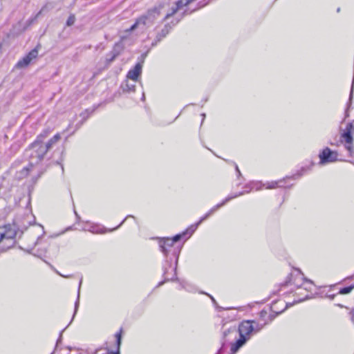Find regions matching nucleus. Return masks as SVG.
Listing matches in <instances>:
<instances>
[{"instance_id":"nucleus-31","label":"nucleus","mask_w":354,"mask_h":354,"mask_svg":"<svg viewBox=\"0 0 354 354\" xmlns=\"http://www.w3.org/2000/svg\"><path fill=\"white\" fill-rule=\"evenodd\" d=\"M309 298H310V296L308 295V294H306L304 297L299 298V299H298L297 301H295V303L301 302V301H304L306 299H308Z\"/></svg>"},{"instance_id":"nucleus-1","label":"nucleus","mask_w":354,"mask_h":354,"mask_svg":"<svg viewBox=\"0 0 354 354\" xmlns=\"http://www.w3.org/2000/svg\"><path fill=\"white\" fill-rule=\"evenodd\" d=\"M50 133V131L49 129L44 130L29 146L28 149L26 150V153L29 157V161L34 162L35 165L41 162L47 153L61 139L60 135L57 133L48 141L45 142V140L48 137Z\"/></svg>"},{"instance_id":"nucleus-9","label":"nucleus","mask_w":354,"mask_h":354,"mask_svg":"<svg viewBox=\"0 0 354 354\" xmlns=\"http://www.w3.org/2000/svg\"><path fill=\"white\" fill-rule=\"evenodd\" d=\"M182 17H183L180 18L174 19L171 21V23L166 24L160 32L157 33L155 42H153L152 45H156L158 42L160 41L163 38H165L169 34L173 27H174L180 21Z\"/></svg>"},{"instance_id":"nucleus-10","label":"nucleus","mask_w":354,"mask_h":354,"mask_svg":"<svg viewBox=\"0 0 354 354\" xmlns=\"http://www.w3.org/2000/svg\"><path fill=\"white\" fill-rule=\"evenodd\" d=\"M38 55V51L36 48L30 50L26 56L21 59L19 60L15 65L17 68H23L28 66L31 61L35 59Z\"/></svg>"},{"instance_id":"nucleus-3","label":"nucleus","mask_w":354,"mask_h":354,"mask_svg":"<svg viewBox=\"0 0 354 354\" xmlns=\"http://www.w3.org/2000/svg\"><path fill=\"white\" fill-rule=\"evenodd\" d=\"M239 333V338L231 344L230 351L232 354L236 353L254 334L252 328V320H243L239 326L238 330L235 327L230 328L223 332V337L226 338L227 335L236 337Z\"/></svg>"},{"instance_id":"nucleus-21","label":"nucleus","mask_w":354,"mask_h":354,"mask_svg":"<svg viewBox=\"0 0 354 354\" xmlns=\"http://www.w3.org/2000/svg\"><path fill=\"white\" fill-rule=\"evenodd\" d=\"M353 288H354V284L340 289V290L339 291V293L341 295L348 294L352 291V290Z\"/></svg>"},{"instance_id":"nucleus-15","label":"nucleus","mask_w":354,"mask_h":354,"mask_svg":"<svg viewBox=\"0 0 354 354\" xmlns=\"http://www.w3.org/2000/svg\"><path fill=\"white\" fill-rule=\"evenodd\" d=\"M341 138L344 139V140L345 141L346 143L353 142V138L351 135V133L349 132L348 131H344V133H342L341 134Z\"/></svg>"},{"instance_id":"nucleus-38","label":"nucleus","mask_w":354,"mask_h":354,"mask_svg":"<svg viewBox=\"0 0 354 354\" xmlns=\"http://www.w3.org/2000/svg\"><path fill=\"white\" fill-rule=\"evenodd\" d=\"M39 239H40V236H38V237H37V241H36L35 242V243H34V245H35V246L37 244L38 241H39Z\"/></svg>"},{"instance_id":"nucleus-46","label":"nucleus","mask_w":354,"mask_h":354,"mask_svg":"<svg viewBox=\"0 0 354 354\" xmlns=\"http://www.w3.org/2000/svg\"><path fill=\"white\" fill-rule=\"evenodd\" d=\"M67 348H68V350H71V348L70 346H68V347H67Z\"/></svg>"},{"instance_id":"nucleus-20","label":"nucleus","mask_w":354,"mask_h":354,"mask_svg":"<svg viewBox=\"0 0 354 354\" xmlns=\"http://www.w3.org/2000/svg\"><path fill=\"white\" fill-rule=\"evenodd\" d=\"M306 170V169L304 167H303L297 173L295 174L294 175H292L290 177H286V178H292L294 180L297 179V178H300L301 176H303V174L305 173Z\"/></svg>"},{"instance_id":"nucleus-16","label":"nucleus","mask_w":354,"mask_h":354,"mask_svg":"<svg viewBox=\"0 0 354 354\" xmlns=\"http://www.w3.org/2000/svg\"><path fill=\"white\" fill-rule=\"evenodd\" d=\"M82 283V278L80 279V283H79L77 298V300H76L75 304V310H74V313H73V316L72 319L74 318L75 315L76 314V313L77 311V309H78V307H79V304H80V290ZM71 320H73V319H71ZM71 322L72 321H71Z\"/></svg>"},{"instance_id":"nucleus-32","label":"nucleus","mask_w":354,"mask_h":354,"mask_svg":"<svg viewBox=\"0 0 354 354\" xmlns=\"http://www.w3.org/2000/svg\"><path fill=\"white\" fill-rule=\"evenodd\" d=\"M116 56H117V55H116V54H115V53H114V54H113V55H111V57L107 58V61H108L109 62H113V61L115 59V58L116 57Z\"/></svg>"},{"instance_id":"nucleus-8","label":"nucleus","mask_w":354,"mask_h":354,"mask_svg":"<svg viewBox=\"0 0 354 354\" xmlns=\"http://www.w3.org/2000/svg\"><path fill=\"white\" fill-rule=\"evenodd\" d=\"M304 281L308 282L310 285L313 284V282L310 280H308L304 278V274L301 273L300 271H297L296 274H290V277H288V280L286 281L285 285L288 286V284H293L298 289L302 290L303 288L301 287L304 285Z\"/></svg>"},{"instance_id":"nucleus-43","label":"nucleus","mask_w":354,"mask_h":354,"mask_svg":"<svg viewBox=\"0 0 354 354\" xmlns=\"http://www.w3.org/2000/svg\"><path fill=\"white\" fill-rule=\"evenodd\" d=\"M183 288L187 289V287L185 285H182Z\"/></svg>"},{"instance_id":"nucleus-29","label":"nucleus","mask_w":354,"mask_h":354,"mask_svg":"<svg viewBox=\"0 0 354 354\" xmlns=\"http://www.w3.org/2000/svg\"><path fill=\"white\" fill-rule=\"evenodd\" d=\"M352 130H354V126L352 122H349L347 124L344 131H349L351 133Z\"/></svg>"},{"instance_id":"nucleus-5","label":"nucleus","mask_w":354,"mask_h":354,"mask_svg":"<svg viewBox=\"0 0 354 354\" xmlns=\"http://www.w3.org/2000/svg\"><path fill=\"white\" fill-rule=\"evenodd\" d=\"M245 188L246 189L245 191L239 192L238 194H230V195L227 196L221 203L216 205L212 208H211L203 217L201 218V219L198 221V223H196V224L193 225V226L190 228L191 229V232H193V231H196V230L197 229L198 226L203 221H205L207 218H209L212 214H213L220 207H221L223 205H225L227 202H229L230 201H231V200H232V199H234V198H236L238 196H242V195H243L245 193H249L253 189L252 183L246 185L245 186Z\"/></svg>"},{"instance_id":"nucleus-4","label":"nucleus","mask_w":354,"mask_h":354,"mask_svg":"<svg viewBox=\"0 0 354 354\" xmlns=\"http://www.w3.org/2000/svg\"><path fill=\"white\" fill-rule=\"evenodd\" d=\"M164 7L165 3H159L149 9L145 15H143L136 21L129 28V30H133L138 28L144 29L151 26L154 21L158 17Z\"/></svg>"},{"instance_id":"nucleus-14","label":"nucleus","mask_w":354,"mask_h":354,"mask_svg":"<svg viewBox=\"0 0 354 354\" xmlns=\"http://www.w3.org/2000/svg\"><path fill=\"white\" fill-rule=\"evenodd\" d=\"M35 163L31 162L30 161L28 166L24 167L20 171H19V178H24L27 176L30 171H31L34 167H35Z\"/></svg>"},{"instance_id":"nucleus-27","label":"nucleus","mask_w":354,"mask_h":354,"mask_svg":"<svg viewBox=\"0 0 354 354\" xmlns=\"http://www.w3.org/2000/svg\"><path fill=\"white\" fill-rule=\"evenodd\" d=\"M64 330H64H62L60 332V333H59V338H58V339H57V343H56V346H55V350H54V351H53L51 354H53V353H54V352H55V351H57L59 344H60V343H61V342H62V333H63Z\"/></svg>"},{"instance_id":"nucleus-13","label":"nucleus","mask_w":354,"mask_h":354,"mask_svg":"<svg viewBox=\"0 0 354 354\" xmlns=\"http://www.w3.org/2000/svg\"><path fill=\"white\" fill-rule=\"evenodd\" d=\"M286 179V178H283L276 181L268 182L266 184H264L263 185L266 186V189H275L277 187H285L284 181Z\"/></svg>"},{"instance_id":"nucleus-34","label":"nucleus","mask_w":354,"mask_h":354,"mask_svg":"<svg viewBox=\"0 0 354 354\" xmlns=\"http://www.w3.org/2000/svg\"><path fill=\"white\" fill-rule=\"evenodd\" d=\"M201 294H205V295H208V296L211 298V299H212V302H213L214 304H216L215 299H214L212 296H211L210 295H209V294H207V293H205V292H201Z\"/></svg>"},{"instance_id":"nucleus-11","label":"nucleus","mask_w":354,"mask_h":354,"mask_svg":"<svg viewBox=\"0 0 354 354\" xmlns=\"http://www.w3.org/2000/svg\"><path fill=\"white\" fill-rule=\"evenodd\" d=\"M195 1L196 0H178V1H177L175 3V6H172L170 9V11L166 14L163 20L166 21V20L169 19L171 17L174 15L183 7L187 6Z\"/></svg>"},{"instance_id":"nucleus-22","label":"nucleus","mask_w":354,"mask_h":354,"mask_svg":"<svg viewBox=\"0 0 354 354\" xmlns=\"http://www.w3.org/2000/svg\"><path fill=\"white\" fill-rule=\"evenodd\" d=\"M204 1H205L204 3H202V2L198 3V7L197 8H195V9L192 10V11H190L189 12V14L193 12L194 11L196 10L197 9H199L201 8L204 7L205 5L209 3V0H204ZM187 14H188L187 11L185 10V12H183V15H187Z\"/></svg>"},{"instance_id":"nucleus-25","label":"nucleus","mask_w":354,"mask_h":354,"mask_svg":"<svg viewBox=\"0 0 354 354\" xmlns=\"http://www.w3.org/2000/svg\"><path fill=\"white\" fill-rule=\"evenodd\" d=\"M75 21V17L74 15L71 14L68 17V19L66 21V26H71L74 24Z\"/></svg>"},{"instance_id":"nucleus-12","label":"nucleus","mask_w":354,"mask_h":354,"mask_svg":"<svg viewBox=\"0 0 354 354\" xmlns=\"http://www.w3.org/2000/svg\"><path fill=\"white\" fill-rule=\"evenodd\" d=\"M142 64H136L134 68L128 72L127 78L136 82L142 73Z\"/></svg>"},{"instance_id":"nucleus-24","label":"nucleus","mask_w":354,"mask_h":354,"mask_svg":"<svg viewBox=\"0 0 354 354\" xmlns=\"http://www.w3.org/2000/svg\"><path fill=\"white\" fill-rule=\"evenodd\" d=\"M136 85L134 84H129L128 82L126 83L125 86L123 87V90L125 91H135Z\"/></svg>"},{"instance_id":"nucleus-19","label":"nucleus","mask_w":354,"mask_h":354,"mask_svg":"<svg viewBox=\"0 0 354 354\" xmlns=\"http://www.w3.org/2000/svg\"><path fill=\"white\" fill-rule=\"evenodd\" d=\"M44 7L42 8L40 11L34 17H32V18H30L28 19L26 24V26H29L30 25H32L36 20L38 18V17L41 14V12L44 11Z\"/></svg>"},{"instance_id":"nucleus-33","label":"nucleus","mask_w":354,"mask_h":354,"mask_svg":"<svg viewBox=\"0 0 354 354\" xmlns=\"http://www.w3.org/2000/svg\"><path fill=\"white\" fill-rule=\"evenodd\" d=\"M224 346H225V343L223 344L222 346L218 351L216 354H222L223 353V351H224Z\"/></svg>"},{"instance_id":"nucleus-28","label":"nucleus","mask_w":354,"mask_h":354,"mask_svg":"<svg viewBox=\"0 0 354 354\" xmlns=\"http://www.w3.org/2000/svg\"><path fill=\"white\" fill-rule=\"evenodd\" d=\"M164 276H165V281L173 280V277H169V270L166 268H165V270H164Z\"/></svg>"},{"instance_id":"nucleus-40","label":"nucleus","mask_w":354,"mask_h":354,"mask_svg":"<svg viewBox=\"0 0 354 354\" xmlns=\"http://www.w3.org/2000/svg\"><path fill=\"white\" fill-rule=\"evenodd\" d=\"M201 116L203 117V120H202V122H203L205 118V113H202Z\"/></svg>"},{"instance_id":"nucleus-30","label":"nucleus","mask_w":354,"mask_h":354,"mask_svg":"<svg viewBox=\"0 0 354 354\" xmlns=\"http://www.w3.org/2000/svg\"><path fill=\"white\" fill-rule=\"evenodd\" d=\"M129 217H131V218H134V216H132V215H128V216H127V217H126V218H124V220H123V221L120 223V225H119L118 226H117L116 227H115V228H113V229L110 230L109 231H110V232H111V231H113V230H114L118 229L119 227H120V226H121V225L124 223V221H126Z\"/></svg>"},{"instance_id":"nucleus-18","label":"nucleus","mask_w":354,"mask_h":354,"mask_svg":"<svg viewBox=\"0 0 354 354\" xmlns=\"http://www.w3.org/2000/svg\"><path fill=\"white\" fill-rule=\"evenodd\" d=\"M252 322V328H254V333L256 334L261 331L265 326V324H260L254 320Z\"/></svg>"},{"instance_id":"nucleus-35","label":"nucleus","mask_w":354,"mask_h":354,"mask_svg":"<svg viewBox=\"0 0 354 354\" xmlns=\"http://www.w3.org/2000/svg\"><path fill=\"white\" fill-rule=\"evenodd\" d=\"M235 169H236V171L237 172V175L238 176H240L241 175V173L238 167V166L236 165H235Z\"/></svg>"},{"instance_id":"nucleus-39","label":"nucleus","mask_w":354,"mask_h":354,"mask_svg":"<svg viewBox=\"0 0 354 354\" xmlns=\"http://www.w3.org/2000/svg\"><path fill=\"white\" fill-rule=\"evenodd\" d=\"M164 283H165V281H160V282H159V283L158 284V286H162Z\"/></svg>"},{"instance_id":"nucleus-41","label":"nucleus","mask_w":354,"mask_h":354,"mask_svg":"<svg viewBox=\"0 0 354 354\" xmlns=\"http://www.w3.org/2000/svg\"><path fill=\"white\" fill-rule=\"evenodd\" d=\"M58 274H59V275H61V276H62V277H65V278H68V277H69V276H64V275H62V274H59V273H58Z\"/></svg>"},{"instance_id":"nucleus-44","label":"nucleus","mask_w":354,"mask_h":354,"mask_svg":"<svg viewBox=\"0 0 354 354\" xmlns=\"http://www.w3.org/2000/svg\"><path fill=\"white\" fill-rule=\"evenodd\" d=\"M339 11H340V8H337V12H339Z\"/></svg>"},{"instance_id":"nucleus-42","label":"nucleus","mask_w":354,"mask_h":354,"mask_svg":"<svg viewBox=\"0 0 354 354\" xmlns=\"http://www.w3.org/2000/svg\"><path fill=\"white\" fill-rule=\"evenodd\" d=\"M304 290H308V287H305V288H304Z\"/></svg>"},{"instance_id":"nucleus-45","label":"nucleus","mask_w":354,"mask_h":354,"mask_svg":"<svg viewBox=\"0 0 354 354\" xmlns=\"http://www.w3.org/2000/svg\"><path fill=\"white\" fill-rule=\"evenodd\" d=\"M41 229H42V231H44V227H42L41 225H40ZM43 233H44V232H43Z\"/></svg>"},{"instance_id":"nucleus-23","label":"nucleus","mask_w":354,"mask_h":354,"mask_svg":"<svg viewBox=\"0 0 354 354\" xmlns=\"http://www.w3.org/2000/svg\"><path fill=\"white\" fill-rule=\"evenodd\" d=\"M345 148L348 150L349 152V154L351 156H353L354 154V147L353 142L351 143H346L345 144Z\"/></svg>"},{"instance_id":"nucleus-2","label":"nucleus","mask_w":354,"mask_h":354,"mask_svg":"<svg viewBox=\"0 0 354 354\" xmlns=\"http://www.w3.org/2000/svg\"><path fill=\"white\" fill-rule=\"evenodd\" d=\"M193 225L189 226L186 230H185L182 233L175 235L172 239H162L159 241V247L160 248L161 252L168 259L167 261H172L173 259L175 260V267L174 268L169 267V269H171V271L174 272V276L176 275V266L180 253V250L178 248H174V243L175 242L178 241L181 239L185 238L186 240L188 238H189L195 232L193 231L191 232L190 228Z\"/></svg>"},{"instance_id":"nucleus-6","label":"nucleus","mask_w":354,"mask_h":354,"mask_svg":"<svg viewBox=\"0 0 354 354\" xmlns=\"http://www.w3.org/2000/svg\"><path fill=\"white\" fill-rule=\"evenodd\" d=\"M16 232L10 225L0 227V252L12 248L15 243Z\"/></svg>"},{"instance_id":"nucleus-37","label":"nucleus","mask_w":354,"mask_h":354,"mask_svg":"<svg viewBox=\"0 0 354 354\" xmlns=\"http://www.w3.org/2000/svg\"><path fill=\"white\" fill-rule=\"evenodd\" d=\"M351 313L352 314V321L354 322V310Z\"/></svg>"},{"instance_id":"nucleus-17","label":"nucleus","mask_w":354,"mask_h":354,"mask_svg":"<svg viewBox=\"0 0 354 354\" xmlns=\"http://www.w3.org/2000/svg\"><path fill=\"white\" fill-rule=\"evenodd\" d=\"M353 83H354V79L353 80V83H352V86H351V92H350V95H349V100H348V102L347 104V108L345 111V118H348L349 114H348V109L351 106V101H352V98H353Z\"/></svg>"},{"instance_id":"nucleus-7","label":"nucleus","mask_w":354,"mask_h":354,"mask_svg":"<svg viewBox=\"0 0 354 354\" xmlns=\"http://www.w3.org/2000/svg\"><path fill=\"white\" fill-rule=\"evenodd\" d=\"M338 153L336 151H332L328 147L324 148L319 154V164L325 165L338 160Z\"/></svg>"},{"instance_id":"nucleus-47","label":"nucleus","mask_w":354,"mask_h":354,"mask_svg":"<svg viewBox=\"0 0 354 354\" xmlns=\"http://www.w3.org/2000/svg\"><path fill=\"white\" fill-rule=\"evenodd\" d=\"M142 100H144V99H145V95H142Z\"/></svg>"},{"instance_id":"nucleus-36","label":"nucleus","mask_w":354,"mask_h":354,"mask_svg":"<svg viewBox=\"0 0 354 354\" xmlns=\"http://www.w3.org/2000/svg\"><path fill=\"white\" fill-rule=\"evenodd\" d=\"M330 299H333L335 297V295H330L327 296Z\"/></svg>"},{"instance_id":"nucleus-26","label":"nucleus","mask_w":354,"mask_h":354,"mask_svg":"<svg viewBox=\"0 0 354 354\" xmlns=\"http://www.w3.org/2000/svg\"><path fill=\"white\" fill-rule=\"evenodd\" d=\"M252 184L253 189H255L256 190H259L262 186H264L261 182H252Z\"/></svg>"}]
</instances>
